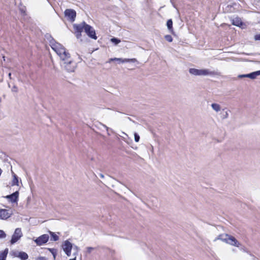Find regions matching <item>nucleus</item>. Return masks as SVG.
Returning <instances> with one entry per match:
<instances>
[{"label":"nucleus","instance_id":"obj_1","mask_svg":"<svg viewBox=\"0 0 260 260\" xmlns=\"http://www.w3.org/2000/svg\"><path fill=\"white\" fill-rule=\"evenodd\" d=\"M49 43L51 48L59 57L61 66L69 73L74 72L76 68V63L73 61L69 52L61 44L56 42L51 36H49Z\"/></svg>","mask_w":260,"mask_h":260},{"label":"nucleus","instance_id":"obj_2","mask_svg":"<svg viewBox=\"0 0 260 260\" xmlns=\"http://www.w3.org/2000/svg\"><path fill=\"white\" fill-rule=\"evenodd\" d=\"M73 31L76 38L80 40L81 42L83 41L82 39V32L84 31L85 34L90 38L96 40L98 37L96 35L94 29L91 26L87 24L85 22L83 21L80 23H74L73 24Z\"/></svg>","mask_w":260,"mask_h":260},{"label":"nucleus","instance_id":"obj_3","mask_svg":"<svg viewBox=\"0 0 260 260\" xmlns=\"http://www.w3.org/2000/svg\"><path fill=\"white\" fill-rule=\"evenodd\" d=\"M220 240L232 246L239 247L240 245L239 241L233 236L228 234H220L216 237L214 241Z\"/></svg>","mask_w":260,"mask_h":260},{"label":"nucleus","instance_id":"obj_4","mask_svg":"<svg viewBox=\"0 0 260 260\" xmlns=\"http://www.w3.org/2000/svg\"><path fill=\"white\" fill-rule=\"evenodd\" d=\"M189 72L190 74L195 76H214L217 75L216 72L211 71L209 69L199 70L192 68L189 69Z\"/></svg>","mask_w":260,"mask_h":260},{"label":"nucleus","instance_id":"obj_5","mask_svg":"<svg viewBox=\"0 0 260 260\" xmlns=\"http://www.w3.org/2000/svg\"><path fill=\"white\" fill-rule=\"evenodd\" d=\"M9 255L12 258L18 257L21 260H26L28 257V254L23 251H19L17 250H12L10 252Z\"/></svg>","mask_w":260,"mask_h":260},{"label":"nucleus","instance_id":"obj_6","mask_svg":"<svg viewBox=\"0 0 260 260\" xmlns=\"http://www.w3.org/2000/svg\"><path fill=\"white\" fill-rule=\"evenodd\" d=\"M73 247V244L68 240H66L63 242L62 245V248L63 250V251L68 256H70L71 255V251Z\"/></svg>","mask_w":260,"mask_h":260},{"label":"nucleus","instance_id":"obj_7","mask_svg":"<svg viewBox=\"0 0 260 260\" xmlns=\"http://www.w3.org/2000/svg\"><path fill=\"white\" fill-rule=\"evenodd\" d=\"M22 236V233L21 230L20 228H17L15 229L14 233L12 236V239L10 241L11 244H14L17 242Z\"/></svg>","mask_w":260,"mask_h":260},{"label":"nucleus","instance_id":"obj_8","mask_svg":"<svg viewBox=\"0 0 260 260\" xmlns=\"http://www.w3.org/2000/svg\"><path fill=\"white\" fill-rule=\"evenodd\" d=\"M49 235L47 234H44L36 239L34 241L37 245L41 246L47 243L49 240Z\"/></svg>","mask_w":260,"mask_h":260},{"label":"nucleus","instance_id":"obj_9","mask_svg":"<svg viewBox=\"0 0 260 260\" xmlns=\"http://www.w3.org/2000/svg\"><path fill=\"white\" fill-rule=\"evenodd\" d=\"M113 61H117L119 63H125V62H135L137 61L136 58H111L107 61L108 63H110Z\"/></svg>","mask_w":260,"mask_h":260},{"label":"nucleus","instance_id":"obj_10","mask_svg":"<svg viewBox=\"0 0 260 260\" xmlns=\"http://www.w3.org/2000/svg\"><path fill=\"white\" fill-rule=\"evenodd\" d=\"M232 21L233 25L239 26L242 28H244L246 26V24L242 21L240 17H233Z\"/></svg>","mask_w":260,"mask_h":260},{"label":"nucleus","instance_id":"obj_11","mask_svg":"<svg viewBox=\"0 0 260 260\" xmlns=\"http://www.w3.org/2000/svg\"><path fill=\"white\" fill-rule=\"evenodd\" d=\"M18 196L19 192L18 191H16L12 194L7 196L6 198L9 199L12 203H17L18 199Z\"/></svg>","mask_w":260,"mask_h":260},{"label":"nucleus","instance_id":"obj_12","mask_svg":"<svg viewBox=\"0 0 260 260\" xmlns=\"http://www.w3.org/2000/svg\"><path fill=\"white\" fill-rule=\"evenodd\" d=\"M12 213L6 209H0V218L7 219L11 216Z\"/></svg>","mask_w":260,"mask_h":260},{"label":"nucleus","instance_id":"obj_13","mask_svg":"<svg viewBox=\"0 0 260 260\" xmlns=\"http://www.w3.org/2000/svg\"><path fill=\"white\" fill-rule=\"evenodd\" d=\"M19 11L22 16H26L28 14L27 9L25 6L20 4L19 6Z\"/></svg>","mask_w":260,"mask_h":260},{"label":"nucleus","instance_id":"obj_14","mask_svg":"<svg viewBox=\"0 0 260 260\" xmlns=\"http://www.w3.org/2000/svg\"><path fill=\"white\" fill-rule=\"evenodd\" d=\"M76 12L73 9H67L64 11V16H76Z\"/></svg>","mask_w":260,"mask_h":260},{"label":"nucleus","instance_id":"obj_15","mask_svg":"<svg viewBox=\"0 0 260 260\" xmlns=\"http://www.w3.org/2000/svg\"><path fill=\"white\" fill-rule=\"evenodd\" d=\"M260 75V70L257 71L255 72H252L250 74H248V78L251 79H254L256 78L257 76Z\"/></svg>","mask_w":260,"mask_h":260},{"label":"nucleus","instance_id":"obj_16","mask_svg":"<svg viewBox=\"0 0 260 260\" xmlns=\"http://www.w3.org/2000/svg\"><path fill=\"white\" fill-rule=\"evenodd\" d=\"M8 251V248H6L4 251L0 253V260H6Z\"/></svg>","mask_w":260,"mask_h":260},{"label":"nucleus","instance_id":"obj_17","mask_svg":"<svg viewBox=\"0 0 260 260\" xmlns=\"http://www.w3.org/2000/svg\"><path fill=\"white\" fill-rule=\"evenodd\" d=\"M12 174H13V179L12 180L11 185H12V186H14V185L18 186V183H19L18 177L13 172Z\"/></svg>","mask_w":260,"mask_h":260},{"label":"nucleus","instance_id":"obj_18","mask_svg":"<svg viewBox=\"0 0 260 260\" xmlns=\"http://www.w3.org/2000/svg\"><path fill=\"white\" fill-rule=\"evenodd\" d=\"M211 107L216 112H218L221 110V106L216 103L212 104Z\"/></svg>","mask_w":260,"mask_h":260},{"label":"nucleus","instance_id":"obj_19","mask_svg":"<svg viewBox=\"0 0 260 260\" xmlns=\"http://www.w3.org/2000/svg\"><path fill=\"white\" fill-rule=\"evenodd\" d=\"M225 109H223L222 110V112L221 113V117L222 119H225L228 118L229 117V113L228 110H225Z\"/></svg>","mask_w":260,"mask_h":260},{"label":"nucleus","instance_id":"obj_20","mask_svg":"<svg viewBox=\"0 0 260 260\" xmlns=\"http://www.w3.org/2000/svg\"><path fill=\"white\" fill-rule=\"evenodd\" d=\"M167 25L169 30L171 31H173V22L172 19H169L167 21Z\"/></svg>","mask_w":260,"mask_h":260},{"label":"nucleus","instance_id":"obj_21","mask_svg":"<svg viewBox=\"0 0 260 260\" xmlns=\"http://www.w3.org/2000/svg\"><path fill=\"white\" fill-rule=\"evenodd\" d=\"M49 233L51 235V240L54 241H56L58 240L59 237L57 235H56L54 233L49 231Z\"/></svg>","mask_w":260,"mask_h":260},{"label":"nucleus","instance_id":"obj_22","mask_svg":"<svg viewBox=\"0 0 260 260\" xmlns=\"http://www.w3.org/2000/svg\"><path fill=\"white\" fill-rule=\"evenodd\" d=\"M48 249L53 255V259H55L57 252V249L55 248H48Z\"/></svg>","mask_w":260,"mask_h":260},{"label":"nucleus","instance_id":"obj_23","mask_svg":"<svg viewBox=\"0 0 260 260\" xmlns=\"http://www.w3.org/2000/svg\"><path fill=\"white\" fill-rule=\"evenodd\" d=\"M111 42L114 43L115 45H117L120 42V40L116 38H113L111 39Z\"/></svg>","mask_w":260,"mask_h":260},{"label":"nucleus","instance_id":"obj_24","mask_svg":"<svg viewBox=\"0 0 260 260\" xmlns=\"http://www.w3.org/2000/svg\"><path fill=\"white\" fill-rule=\"evenodd\" d=\"M165 39L169 42H172L173 41V38L170 35H166L165 36Z\"/></svg>","mask_w":260,"mask_h":260},{"label":"nucleus","instance_id":"obj_25","mask_svg":"<svg viewBox=\"0 0 260 260\" xmlns=\"http://www.w3.org/2000/svg\"><path fill=\"white\" fill-rule=\"evenodd\" d=\"M6 237V234L3 230H0V239L5 238Z\"/></svg>","mask_w":260,"mask_h":260},{"label":"nucleus","instance_id":"obj_26","mask_svg":"<svg viewBox=\"0 0 260 260\" xmlns=\"http://www.w3.org/2000/svg\"><path fill=\"white\" fill-rule=\"evenodd\" d=\"M134 138H135V141L136 142H138L140 140V136L136 133H135V134H134Z\"/></svg>","mask_w":260,"mask_h":260},{"label":"nucleus","instance_id":"obj_27","mask_svg":"<svg viewBox=\"0 0 260 260\" xmlns=\"http://www.w3.org/2000/svg\"><path fill=\"white\" fill-rule=\"evenodd\" d=\"M11 91L13 92L17 93L18 92V88L16 85H14L11 89Z\"/></svg>","mask_w":260,"mask_h":260},{"label":"nucleus","instance_id":"obj_28","mask_svg":"<svg viewBox=\"0 0 260 260\" xmlns=\"http://www.w3.org/2000/svg\"><path fill=\"white\" fill-rule=\"evenodd\" d=\"M86 249H87V252L88 253H90L91 251L93 249H94V248L93 247H87L86 248Z\"/></svg>","mask_w":260,"mask_h":260},{"label":"nucleus","instance_id":"obj_29","mask_svg":"<svg viewBox=\"0 0 260 260\" xmlns=\"http://www.w3.org/2000/svg\"><path fill=\"white\" fill-rule=\"evenodd\" d=\"M248 74H243V75H239L238 76L239 78H248Z\"/></svg>","mask_w":260,"mask_h":260},{"label":"nucleus","instance_id":"obj_30","mask_svg":"<svg viewBox=\"0 0 260 260\" xmlns=\"http://www.w3.org/2000/svg\"><path fill=\"white\" fill-rule=\"evenodd\" d=\"M254 40L255 41H260V34L254 36Z\"/></svg>","mask_w":260,"mask_h":260},{"label":"nucleus","instance_id":"obj_31","mask_svg":"<svg viewBox=\"0 0 260 260\" xmlns=\"http://www.w3.org/2000/svg\"><path fill=\"white\" fill-rule=\"evenodd\" d=\"M36 260H47L45 257L40 256L36 258Z\"/></svg>","mask_w":260,"mask_h":260},{"label":"nucleus","instance_id":"obj_32","mask_svg":"<svg viewBox=\"0 0 260 260\" xmlns=\"http://www.w3.org/2000/svg\"><path fill=\"white\" fill-rule=\"evenodd\" d=\"M68 20L71 22H73L75 20V17H68Z\"/></svg>","mask_w":260,"mask_h":260},{"label":"nucleus","instance_id":"obj_33","mask_svg":"<svg viewBox=\"0 0 260 260\" xmlns=\"http://www.w3.org/2000/svg\"><path fill=\"white\" fill-rule=\"evenodd\" d=\"M73 248L74 250H76V252H77V253H78V251L79 250V248L76 245H74L73 247Z\"/></svg>","mask_w":260,"mask_h":260},{"label":"nucleus","instance_id":"obj_34","mask_svg":"<svg viewBox=\"0 0 260 260\" xmlns=\"http://www.w3.org/2000/svg\"><path fill=\"white\" fill-rule=\"evenodd\" d=\"M102 125H103L105 128H106V130H107V132H108V131H109V127H107V126L106 125H105V124H102ZM108 133V135H110V134H109V133Z\"/></svg>","mask_w":260,"mask_h":260},{"label":"nucleus","instance_id":"obj_35","mask_svg":"<svg viewBox=\"0 0 260 260\" xmlns=\"http://www.w3.org/2000/svg\"><path fill=\"white\" fill-rule=\"evenodd\" d=\"M99 175H100L101 178H104V175L103 174L100 173L99 174Z\"/></svg>","mask_w":260,"mask_h":260},{"label":"nucleus","instance_id":"obj_36","mask_svg":"<svg viewBox=\"0 0 260 260\" xmlns=\"http://www.w3.org/2000/svg\"><path fill=\"white\" fill-rule=\"evenodd\" d=\"M8 76H9V77L10 78V79H11V73H9Z\"/></svg>","mask_w":260,"mask_h":260},{"label":"nucleus","instance_id":"obj_37","mask_svg":"<svg viewBox=\"0 0 260 260\" xmlns=\"http://www.w3.org/2000/svg\"><path fill=\"white\" fill-rule=\"evenodd\" d=\"M8 86L10 87V85L9 84H8Z\"/></svg>","mask_w":260,"mask_h":260}]
</instances>
